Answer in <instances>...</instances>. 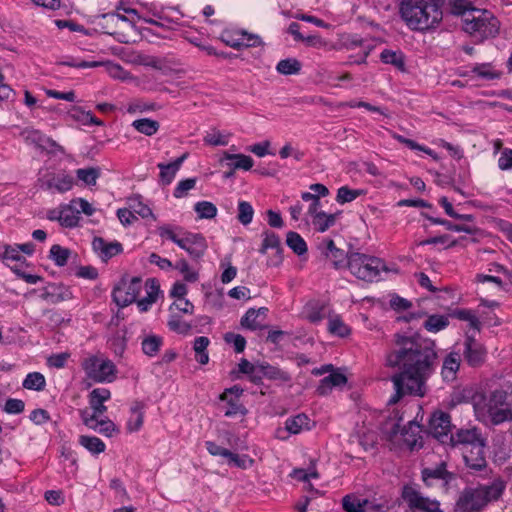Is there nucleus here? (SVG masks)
<instances>
[{
  "label": "nucleus",
  "mask_w": 512,
  "mask_h": 512,
  "mask_svg": "<svg viewBox=\"0 0 512 512\" xmlns=\"http://www.w3.org/2000/svg\"><path fill=\"white\" fill-rule=\"evenodd\" d=\"M436 359L434 342L396 334L393 348L386 355V366L399 369L392 376L395 394L389 403L395 404L405 394L424 396Z\"/></svg>",
  "instance_id": "obj_1"
},
{
  "label": "nucleus",
  "mask_w": 512,
  "mask_h": 512,
  "mask_svg": "<svg viewBox=\"0 0 512 512\" xmlns=\"http://www.w3.org/2000/svg\"><path fill=\"white\" fill-rule=\"evenodd\" d=\"M400 14L412 30H429L435 28L442 20L440 7L431 0H402Z\"/></svg>",
  "instance_id": "obj_2"
},
{
  "label": "nucleus",
  "mask_w": 512,
  "mask_h": 512,
  "mask_svg": "<svg viewBox=\"0 0 512 512\" xmlns=\"http://www.w3.org/2000/svg\"><path fill=\"white\" fill-rule=\"evenodd\" d=\"M473 406L477 419L482 422L499 425L512 420V410L506 407V393L501 390L475 397Z\"/></svg>",
  "instance_id": "obj_3"
},
{
  "label": "nucleus",
  "mask_w": 512,
  "mask_h": 512,
  "mask_svg": "<svg viewBox=\"0 0 512 512\" xmlns=\"http://www.w3.org/2000/svg\"><path fill=\"white\" fill-rule=\"evenodd\" d=\"M348 268L358 279L367 282L378 281L381 272L390 271L382 259L358 252L349 255Z\"/></svg>",
  "instance_id": "obj_4"
},
{
  "label": "nucleus",
  "mask_w": 512,
  "mask_h": 512,
  "mask_svg": "<svg viewBox=\"0 0 512 512\" xmlns=\"http://www.w3.org/2000/svg\"><path fill=\"white\" fill-rule=\"evenodd\" d=\"M473 12L478 13V15L464 19L465 32L471 35L478 34L482 39L496 37L500 29L499 20L488 10L476 8Z\"/></svg>",
  "instance_id": "obj_5"
},
{
  "label": "nucleus",
  "mask_w": 512,
  "mask_h": 512,
  "mask_svg": "<svg viewBox=\"0 0 512 512\" xmlns=\"http://www.w3.org/2000/svg\"><path fill=\"white\" fill-rule=\"evenodd\" d=\"M110 398L111 392L106 388H95L89 393L88 399L92 413H89L87 409L80 410V417L85 426L97 430L95 421L107 412V406L104 403Z\"/></svg>",
  "instance_id": "obj_6"
},
{
  "label": "nucleus",
  "mask_w": 512,
  "mask_h": 512,
  "mask_svg": "<svg viewBox=\"0 0 512 512\" xmlns=\"http://www.w3.org/2000/svg\"><path fill=\"white\" fill-rule=\"evenodd\" d=\"M401 498L411 512H443L439 501L424 496L416 485L406 484L402 487Z\"/></svg>",
  "instance_id": "obj_7"
},
{
  "label": "nucleus",
  "mask_w": 512,
  "mask_h": 512,
  "mask_svg": "<svg viewBox=\"0 0 512 512\" xmlns=\"http://www.w3.org/2000/svg\"><path fill=\"white\" fill-rule=\"evenodd\" d=\"M142 289V279L133 277L129 281L122 279L112 291L113 301L119 307H126L137 300Z\"/></svg>",
  "instance_id": "obj_8"
},
{
  "label": "nucleus",
  "mask_w": 512,
  "mask_h": 512,
  "mask_svg": "<svg viewBox=\"0 0 512 512\" xmlns=\"http://www.w3.org/2000/svg\"><path fill=\"white\" fill-rule=\"evenodd\" d=\"M451 417L443 411L434 412L429 420L431 435L442 444H449L451 433Z\"/></svg>",
  "instance_id": "obj_9"
},
{
  "label": "nucleus",
  "mask_w": 512,
  "mask_h": 512,
  "mask_svg": "<svg viewBox=\"0 0 512 512\" xmlns=\"http://www.w3.org/2000/svg\"><path fill=\"white\" fill-rule=\"evenodd\" d=\"M41 181L42 189L61 194L70 191L75 183L73 176L64 170L57 173H48Z\"/></svg>",
  "instance_id": "obj_10"
},
{
  "label": "nucleus",
  "mask_w": 512,
  "mask_h": 512,
  "mask_svg": "<svg viewBox=\"0 0 512 512\" xmlns=\"http://www.w3.org/2000/svg\"><path fill=\"white\" fill-rule=\"evenodd\" d=\"M487 505L479 486L464 489L457 501V506L463 512H481Z\"/></svg>",
  "instance_id": "obj_11"
},
{
  "label": "nucleus",
  "mask_w": 512,
  "mask_h": 512,
  "mask_svg": "<svg viewBox=\"0 0 512 512\" xmlns=\"http://www.w3.org/2000/svg\"><path fill=\"white\" fill-rule=\"evenodd\" d=\"M318 249L325 258L329 259L335 269L343 268L346 263L348 264V257L344 250L339 249L335 246L332 239H323Z\"/></svg>",
  "instance_id": "obj_12"
},
{
  "label": "nucleus",
  "mask_w": 512,
  "mask_h": 512,
  "mask_svg": "<svg viewBox=\"0 0 512 512\" xmlns=\"http://www.w3.org/2000/svg\"><path fill=\"white\" fill-rule=\"evenodd\" d=\"M187 251L191 258L198 260L205 254L207 243L203 235L187 232L182 242L178 245Z\"/></svg>",
  "instance_id": "obj_13"
},
{
  "label": "nucleus",
  "mask_w": 512,
  "mask_h": 512,
  "mask_svg": "<svg viewBox=\"0 0 512 512\" xmlns=\"http://www.w3.org/2000/svg\"><path fill=\"white\" fill-rule=\"evenodd\" d=\"M40 298L48 303L57 304L73 298L69 287L62 283H48L41 289Z\"/></svg>",
  "instance_id": "obj_14"
},
{
  "label": "nucleus",
  "mask_w": 512,
  "mask_h": 512,
  "mask_svg": "<svg viewBox=\"0 0 512 512\" xmlns=\"http://www.w3.org/2000/svg\"><path fill=\"white\" fill-rule=\"evenodd\" d=\"M464 346V358L470 366L477 367L484 363L486 350L480 342L474 337L467 335Z\"/></svg>",
  "instance_id": "obj_15"
},
{
  "label": "nucleus",
  "mask_w": 512,
  "mask_h": 512,
  "mask_svg": "<svg viewBox=\"0 0 512 512\" xmlns=\"http://www.w3.org/2000/svg\"><path fill=\"white\" fill-rule=\"evenodd\" d=\"M483 443H485V439L476 427L458 429L455 434H452L449 441V444L453 447L463 444L470 445L473 448Z\"/></svg>",
  "instance_id": "obj_16"
},
{
  "label": "nucleus",
  "mask_w": 512,
  "mask_h": 512,
  "mask_svg": "<svg viewBox=\"0 0 512 512\" xmlns=\"http://www.w3.org/2000/svg\"><path fill=\"white\" fill-rule=\"evenodd\" d=\"M446 466L445 462H441L436 467L424 468L421 472L423 482L427 486H431L433 480H442L444 482V486L447 487L451 481L456 479V475L449 472L446 469Z\"/></svg>",
  "instance_id": "obj_17"
},
{
  "label": "nucleus",
  "mask_w": 512,
  "mask_h": 512,
  "mask_svg": "<svg viewBox=\"0 0 512 512\" xmlns=\"http://www.w3.org/2000/svg\"><path fill=\"white\" fill-rule=\"evenodd\" d=\"M268 309L266 307H260L259 309L250 308L241 318V326L249 330L264 329L267 326L263 324L266 319Z\"/></svg>",
  "instance_id": "obj_18"
},
{
  "label": "nucleus",
  "mask_w": 512,
  "mask_h": 512,
  "mask_svg": "<svg viewBox=\"0 0 512 512\" xmlns=\"http://www.w3.org/2000/svg\"><path fill=\"white\" fill-rule=\"evenodd\" d=\"M485 443L477 445L464 453L466 466L474 471H482L487 468V462L484 455Z\"/></svg>",
  "instance_id": "obj_19"
},
{
  "label": "nucleus",
  "mask_w": 512,
  "mask_h": 512,
  "mask_svg": "<svg viewBox=\"0 0 512 512\" xmlns=\"http://www.w3.org/2000/svg\"><path fill=\"white\" fill-rule=\"evenodd\" d=\"M506 481L498 476L495 477L489 484L479 485L486 502L498 501L506 490Z\"/></svg>",
  "instance_id": "obj_20"
},
{
  "label": "nucleus",
  "mask_w": 512,
  "mask_h": 512,
  "mask_svg": "<svg viewBox=\"0 0 512 512\" xmlns=\"http://www.w3.org/2000/svg\"><path fill=\"white\" fill-rule=\"evenodd\" d=\"M93 250L99 254L102 260L107 261L110 258L122 252V245L119 242L107 243L101 237H95L92 242Z\"/></svg>",
  "instance_id": "obj_21"
},
{
  "label": "nucleus",
  "mask_w": 512,
  "mask_h": 512,
  "mask_svg": "<svg viewBox=\"0 0 512 512\" xmlns=\"http://www.w3.org/2000/svg\"><path fill=\"white\" fill-rule=\"evenodd\" d=\"M116 366L111 360H102L95 365L92 377L96 382H112L115 379Z\"/></svg>",
  "instance_id": "obj_22"
},
{
  "label": "nucleus",
  "mask_w": 512,
  "mask_h": 512,
  "mask_svg": "<svg viewBox=\"0 0 512 512\" xmlns=\"http://www.w3.org/2000/svg\"><path fill=\"white\" fill-rule=\"evenodd\" d=\"M419 433L420 426L414 421H410L401 430L402 440L411 450L422 448V438Z\"/></svg>",
  "instance_id": "obj_23"
},
{
  "label": "nucleus",
  "mask_w": 512,
  "mask_h": 512,
  "mask_svg": "<svg viewBox=\"0 0 512 512\" xmlns=\"http://www.w3.org/2000/svg\"><path fill=\"white\" fill-rule=\"evenodd\" d=\"M186 157L187 154H183L182 156L178 157L175 161L169 164L159 163L157 165V167L160 170L159 180L162 185H169L173 181L177 171L180 169Z\"/></svg>",
  "instance_id": "obj_24"
},
{
  "label": "nucleus",
  "mask_w": 512,
  "mask_h": 512,
  "mask_svg": "<svg viewBox=\"0 0 512 512\" xmlns=\"http://www.w3.org/2000/svg\"><path fill=\"white\" fill-rule=\"evenodd\" d=\"M460 367V355L457 352H450L444 359L441 375L447 382L454 381Z\"/></svg>",
  "instance_id": "obj_25"
},
{
  "label": "nucleus",
  "mask_w": 512,
  "mask_h": 512,
  "mask_svg": "<svg viewBox=\"0 0 512 512\" xmlns=\"http://www.w3.org/2000/svg\"><path fill=\"white\" fill-rule=\"evenodd\" d=\"M346 382L347 378L344 374L340 372H332L320 381L316 392L320 396H325L329 394L334 387L342 386L346 384Z\"/></svg>",
  "instance_id": "obj_26"
},
{
  "label": "nucleus",
  "mask_w": 512,
  "mask_h": 512,
  "mask_svg": "<svg viewBox=\"0 0 512 512\" xmlns=\"http://www.w3.org/2000/svg\"><path fill=\"white\" fill-rule=\"evenodd\" d=\"M261 371L264 378H267L271 381H275L279 384L287 383L291 381V375L289 372L273 366L268 362H261Z\"/></svg>",
  "instance_id": "obj_27"
},
{
  "label": "nucleus",
  "mask_w": 512,
  "mask_h": 512,
  "mask_svg": "<svg viewBox=\"0 0 512 512\" xmlns=\"http://www.w3.org/2000/svg\"><path fill=\"white\" fill-rule=\"evenodd\" d=\"M145 287L147 296L137 301V306L141 312L148 311L149 307L156 302L159 292V284L155 279H148Z\"/></svg>",
  "instance_id": "obj_28"
},
{
  "label": "nucleus",
  "mask_w": 512,
  "mask_h": 512,
  "mask_svg": "<svg viewBox=\"0 0 512 512\" xmlns=\"http://www.w3.org/2000/svg\"><path fill=\"white\" fill-rule=\"evenodd\" d=\"M262 236H263V241H262L261 248L259 249V252L261 254H266L268 249H276L277 253H278L276 264L282 262V256H281L282 248H281V242H280L279 236L276 233L269 231V230L264 231L262 233Z\"/></svg>",
  "instance_id": "obj_29"
},
{
  "label": "nucleus",
  "mask_w": 512,
  "mask_h": 512,
  "mask_svg": "<svg viewBox=\"0 0 512 512\" xmlns=\"http://www.w3.org/2000/svg\"><path fill=\"white\" fill-rule=\"evenodd\" d=\"M69 116L82 125L102 126L104 124L102 120L95 117L90 111H85L79 106L72 107L69 111Z\"/></svg>",
  "instance_id": "obj_30"
},
{
  "label": "nucleus",
  "mask_w": 512,
  "mask_h": 512,
  "mask_svg": "<svg viewBox=\"0 0 512 512\" xmlns=\"http://www.w3.org/2000/svg\"><path fill=\"white\" fill-rule=\"evenodd\" d=\"M20 137L26 144L35 146L41 152L42 148L44 147V141H47V136L45 134H43L40 130L33 128H24L20 132Z\"/></svg>",
  "instance_id": "obj_31"
},
{
  "label": "nucleus",
  "mask_w": 512,
  "mask_h": 512,
  "mask_svg": "<svg viewBox=\"0 0 512 512\" xmlns=\"http://www.w3.org/2000/svg\"><path fill=\"white\" fill-rule=\"evenodd\" d=\"M340 212L328 214L326 212H320L317 214L314 219H312V224L314 229L317 232L323 233L327 231L329 228L333 227L336 223V220Z\"/></svg>",
  "instance_id": "obj_32"
},
{
  "label": "nucleus",
  "mask_w": 512,
  "mask_h": 512,
  "mask_svg": "<svg viewBox=\"0 0 512 512\" xmlns=\"http://www.w3.org/2000/svg\"><path fill=\"white\" fill-rule=\"evenodd\" d=\"M310 419L307 415L301 413L296 416L290 417L285 422L286 430L291 434H298L303 430L309 429Z\"/></svg>",
  "instance_id": "obj_33"
},
{
  "label": "nucleus",
  "mask_w": 512,
  "mask_h": 512,
  "mask_svg": "<svg viewBox=\"0 0 512 512\" xmlns=\"http://www.w3.org/2000/svg\"><path fill=\"white\" fill-rule=\"evenodd\" d=\"M380 59L385 64L393 65L400 71H405V57L404 54L397 50L385 49L380 54Z\"/></svg>",
  "instance_id": "obj_34"
},
{
  "label": "nucleus",
  "mask_w": 512,
  "mask_h": 512,
  "mask_svg": "<svg viewBox=\"0 0 512 512\" xmlns=\"http://www.w3.org/2000/svg\"><path fill=\"white\" fill-rule=\"evenodd\" d=\"M369 504V500H361L351 494L344 496L342 499V507L346 512H367L366 508Z\"/></svg>",
  "instance_id": "obj_35"
},
{
  "label": "nucleus",
  "mask_w": 512,
  "mask_h": 512,
  "mask_svg": "<svg viewBox=\"0 0 512 512\" xmlns=\"http://www.w3.org/2000/svg\"><path fill=\"white\" fill-rule=\"evenodd\" d=\"M286 244L298 256L307 253V244L303 237L297 232L289 231L286 234Z\"/></svg>",
  "instance_id": "obj_36"
},
{
  "label": "nucleus",
  "mask_w": 512,
  "mask_h": 512,
  "mask_svg": "<svg viewBox=\"0 0 512 512\" xmlns=\"http://www.w3.org/2000/svg\"><path fill=\"white\" fill-rule=\"evenodd\" d=\"M163 345V338L158 335H149L143 338L141 347L143 353L148 357H154Z\"/></svg>",
  "instance_id": "obj_37"
},
{
  "label": "nucleus",
  "mask_w": 512,
  "mask_h": 512,
  "mask_svg": "<svg viewBox=\"0 0 512 512\" xmlns=\"http://www.w3.org/2000/svg\"><path fill=\"white\" fill-rule=\"evenodd\" d=\"M209 344L210 340L205 336H199L194 340L193 349L196 353L195 358L201 365H205L209 362V355L207 353V347Z\"/></svg>",
  "instance_id": "obj_38"
},
{
  "label": "nucleus",
  "mask_w": 512,
  "mask_h": 512,
  "mask_svg": "<svg viewBox=\"0 0 512 512\" xmlns=\"http://www.w3.org/2000/svg\"><path fill=\"white\" fill-rule=\"evenodd\" d=\"M449 318H456L461 321H467L471 328L480 330V321L473 311L469 309H453L448 313Z\"/></svg>",
  "instance_id": "obj_39"
},
{
  "label": "nucleus",
  "mask_w": 512,
  "mask_h": 512,
  "mask_svg": "<svg viewBox=\"0 0 512 512\" xmlns=\"http://www.w3.org/2000/svg\"><path fill=\"white\" fill-rule=\"evenodd\" d=\"M80 217L78 216L77 207L66 205L61 208L60 224L63 227L72 228L78 225Z\"/></svg>",
  "instance_id": "obj_40"
},
{
  "label": "nucleus",
  "mask_w": 512,
  "mask_h": 512,
  "mask_svg": "<svg viewBox=\"0 0 512 512\" xmlns=\"http://www.w3.org/2000/svg\"><path fill=\"white\" fill-rule=\"evenodd\" d=\"M187 231H184L181 227H171L169 225H164L158 228V234L161 238L168 239L174 242L176 245L182 242L183 238Z\"/></svg>",
  "instance_id": "obj_41"
},
{
  "label": "nucleus",
  "mask_w": 512,
  "mask_h": 512,
  "mask_svg": "<svg viewBox=\"0 0 512 512\" xmlns=\"http://www.w3.org/2000/svg\"><path fill=\"white\" fill-rule=\"evenodd\" d=\"M449 325V316L447 315H430L424 322V328L433 333H437L445 329Z\"/></svg>",
  "instance_id": "obj_42"
},
{
  "label": "nucleus",
  "mask_w": 512,
  "mask_h": 512,
  "mask_svg": "<svg viewBox=\"0 0 512 512\" xmlns=\"http://www.w3.org/2000/svg\"><path fill=\"white\" fill-rule=\"evenodd\" d=\"M132 126L140 133L146 136H152L159 130L160 124L158 121L150 118H142L133 121Z\"/></svg>",
  "instance_id": "obj_43"
},
{
  "label": "nucleus",
  "mask_w": 512,
  "mask_h": 512,
  "mask_svg": "<svg viewBox=\"0 0 512 512\" xmlns=\"http://www.w3.org/2000/svg\"><path fill=\"white\" fill-rule=\"evenodd\" d=\"M224 159L233 161L231 164H229L233 169H242L248 171L253 167V159L250 156L244 154H230L225 152Z\"/></svg>",
  "instance_id": "obj_44"
},
{
  "label": "nucleus",
  "mask_w": 512,
  "mask_h": 512,
  "mask_svg": "<svg viewBox=\"0 0 512 512\" xmlns=\"http://www.w3.org/2000/svg\"><path fill=\"white\" fill-rule=\"evenodd\" d=\"M79 443L93 454H100L105 451V443L98 437L82 435Z\"/></svg>",
  "instance_id": "obj_45"
},
{
  "label": "nucleus",
  "mask_w": 512,
  "mask_h": 512,
  "mask_svg": "<svg viewBox=\"0 0 512 512\" xmlns=\"http://www.w3.org/2000/svg\"><path fill=\"white\" fill-rule=\"evenodd\" d=\"M22 385L28 390L41 391L45 388L46 380L43 374L39 372H31L27 374Z\"/></svg>",
  "instance_id": "obj_46"
},
{
  "label": "nucleus",
  "mask_w": 512,
  "mask_h": 512,
  "mask_svg": "<svg viewBox=\"0 0 512 512\" xmlns=\"http://www.w3.org/2000/svg\"><path fill=\"white\" fill-rule=\"evenodd\" d=\"M101 175L98 167L80 168L76 170L77 178L88 186L95 185Z\"/></svg>",
  "instance_id": "obj_47"
},
{
  "label": "nucleus",
  "mask_w": 512,
  "mask_h": 512,
  "mask_svg": "<svg viewBox=\"0 0 512 512\" xmlns=\"http://www.w3.org/2000/svg\"><path fill=\"white\" fill-rule=\"evenodd\" d=\"M71 255V250L61 245L55 244L50 249V259L53 260L55 265L62 267L65 266L68 262V259Z\"/></svg>",
  "instance_id": "obj_48"
},
{
  "label": "nucleus",
  "mask_w": 512,
  "mask_h": 512,
  "mask_svg": "<svg viewBox=\"0 0 512 512\" xmlns=\"http://www.w3.org/2000/svg\"><path fill=\"white\" fill-rule=\"evenodd\" d=\"M276 70L283 75L298 74L301 70V63L295 58L283 59L278 62Z\"/></svg>",
  "instance_id": "obj_49"
},
{
  "label": "nucleus",
  "mask_w": 512,
  "mask_h": 512,
  "mask_svg": "<svg viewBox=\"0 0 512 512\" xmlns=\"http://www.w3.org/2000/svg\"><path fill=\"white\" fill-rule=\"evenodd\" d=\"M194 210L200 219H213L217 215V207L209 201H199L194 205Z\"/></svg>",
  "instance_id": "obj_50"
},
{
  "label": "nucleus",
  "mask_w": 512,
  "mask_h": 512,
  "mask_svg": "<svg viewBox=\"0 0 512 512\" xmlns=\"http://www.w3.org/2000/svg\"><path fill=\"white\" fill-rule=\"evenodd\" d=\"M364 191L360 189H351L348 186H342L338 189L336 201L339 204H345L354 201L359 196L363 195Z\"/></svg>",
  "instance_id": "obj_51"
},
{
  "label": "nucleus",
  "mask_w": 512,
  "mask_h": 512,
  "mask_svg": "<svg viewBox=\"0 0 512 512\" xmlns=\"http://www.w3.org/2000/svg\"><path fill=\"white\" fill-rule=\"evenodd\" d=\"M227 403V409L224 412L226 417H234L238 414L245 415L247 413V409L243 406L239 399L232 397L231 395L228 399H220Z\"/></svg>",
  "instance_id": "obj_52"
},
{
  "label": "nucleus",
  "mask_w": 512,
  "mask_h": 512,
  "mask_svg": "<svg viewBox=\"0 0 512 512\" xmlns=\"http://www.w3.org/2000/svg\"><path fill=\"white\" fill-rule=\"evenodd\" d=\"M328 331L339 337H346L350 334V328L343 322L339 316L329 319Z\"/></svg>",
  "instance_id": "obj_53"
},
{
  "label": "nucleus",
  "mask_w": 512,
  "mask_h": 512,
  "mask_svg": "<svg viewBox=\"0 0 512 512\" xmlns=\"http://www.w3.org/2000/svg\"><path fill=\"white\" fill-rule=\"evenodd\" d=\"M110 349L116 356L122 357L127 348V339L125 334L116 333L108 341Z\"/></svg>",
  "instance_id": "obj_54"
},
{
  "label": "nucleus",
  "mask_w": 512,
  "mask_h": 512,
  "mask_svg": "<svg viewBox=\"0 0 512 512\" xmlns=\"http://www.w3.org/2000/svg\"><path fill=\"white\" fill-rule=\"evenodd\" d=\"M254 216V209L252 205L247 201H240L238 203V214L237 219L238 221L246 226L250 224L253 220Z\"/></svg>",
  "instance_id": "obj_55"
},
{
  "label": "nucleus",
  "mask_w": 512,
  "mask_h": 512,
  "mask_svg": "<svg viewBox=\"0 0 512 512\" xmlns=\"http://www.w3.org/2000/svg\"><path fill=\"white\" fill-rule=\"evenodd\" d=\"M472 73L476 76L486 79V80H494L500 78V73L493 71L492 65L490 63H482L477 64L472 68Z\"/></svg>",
  "instance_id": "obj_56"
},
{
  "label": "nucleus",
  "mask_w": 512,
  "mask_h": 512,
  "mask_svg": "<svg viewBox=\"0 0 512 512\" xmlns=\"http://www.w3.org/2000/svg\"><path fill=\"white\" fill-rule=\"evenodd\" d=\"M204 142L210 146H225L229 142V135L223 134L219 130H212L204 137Z\"/></svg>",
  "instance_id": "obj_57"
},
{
  "label": "nucleus",
  "mask_w": 512,
  "mask_h": 512,
  "mask_svg": "<svg viewBox=\"0 0 512 512\" xmlns=\"http://www.w3.org/2000/svg\"><path fill=\"white\" fill-rule=\"evenodd\" d=\"M173 267L183 275L184 280L187 282L194 283L199 278L198 272L191 270L188 262L185 259L177 261Z\"/></svg>",
  "instance_id": "obj_58"
},
{
  "label": "nucleus",
  "mask_w": 512,
  "mask_h": 512,
  "mask_svg": "<svg viewBox=\"0 0 512 512\" xmlns=\"http://www.w3.org/2000/svg\"><path fill=\"white\" fill-rule=\"evenodd\" d=\"M103 20L106 21V24H100L104 33L115 36L117 33L115 31L109 30V25L116 26L119 22H128V18L124 15H120L117 13H107L102 16Z\"/></svg>",
  "instance_id": "obj_59"
},
{
  "label": "nucleus",
  "mask_w": 512,
  "mask_h": 512,
  "mask_svg": "<svg viewBox=\"0 0 512 512\" xmlns=\"http://www.w3.org/2000/svg\"><path fill=\"white\" fill-rule=\"evenodd\" d=\"M451 13L456 16L464 15L466 12H473L476 8L469 0H449Z\"/></svg>",
  "instance_id": "obj_60"
},
{
  "label": "nucleus",
  "mask_w": 512,
  "mask_h": 512,
  "mask_svg": "<svg viewBox=\"0 0 512 512\" xmlns=\"http://www.w3.org/2000/svg\"><path fill=\"white\" fill-rule=\"evenodd\" d=\"M220 40L226 45V46H229L233 49H236V50H241L242 49V38H241V34H236V31L235 32H232V31H223L221 36H220Z\"/></svg>",
  "instance_id": "obj_61"
},
{
  "label": "nucleus",
  "mask_w": 512,
  "mask_h": 512,
  "mask_svg": "<svg viewBox=\"0 0 512 512\" xmlns=\"http://www.w3.org/2000/svg\"><path fill=\"white\" fill-rule=\"evenodd\" d=\"M291 477L298 481L307 482L310 479H317L319 477V474L315 466L312 465L308 469H294L291 473Z\"/></svg>",
  "instance_id": "obj_62"
},
{
  "label": "nucleus",
  "mask_w": 512,
  "mask_h": 512,
  "mask_svg": "<svg viewBox=\"0 0 512 512\" xmlns=\"http://www.w3.org/2000/svg\"><path fill=\"white\" fill-rule=\"evenodd\" d=\"M227 463L230 466L247 469L253 464V460L247 455L240 456L239 454L230 451V455L226 457Z\"/></svg>",
  "instance_id": "obj_63"
},
{
  "label": "nucleus",
  "mask_w": 512,
  "mask_h": 512,
  "mask_svg": "<svg viewBox=\"0 0 512 512\" xmlns=\"http://www.w3.org/2000/svg\"><path fill=\"white\" fill-rule=\"evenodd\" d=\"M168 327L170 330L177 332L179 334H187L191 330V325L185 321H182L178 316L171 315L168 323Z\"/></svg>",
  "instance_id": "obj_64"
}]
</instances>
